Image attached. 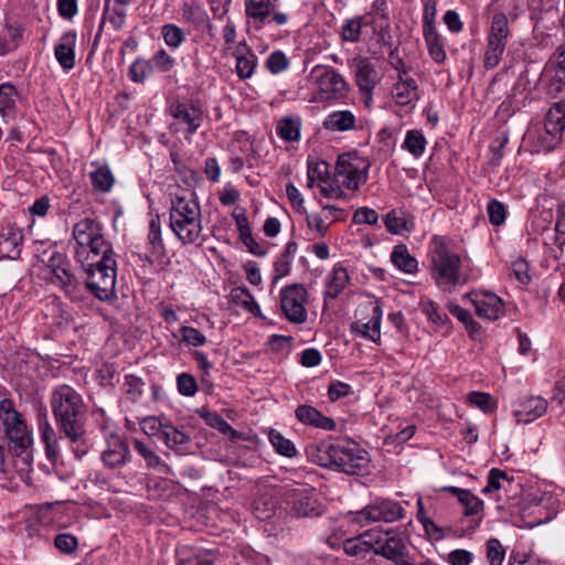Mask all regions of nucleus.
<instances>
[{
  "label": "nucleus",
  "instance_id": "0e129e2a",
  "mask_svg": "<svg viewBox=\"0 0 565 565\" xmlns=\"http://www.w3.org/2000/svg\"><path fill=\"white\" fill-rule=\"evenodd\" d=\"M150 62L153 67L163 73L170 72L175 64L174 58L163 49L157 51Z\"/></svg>",
  "mask_w": 565,
  "mask_h": 565
},
{
  "label": "nucleus",
  "instance_id": "13d9d810",
  "mask_svg": "<svg viewBox=\"0 0 565 565\" xmlns=\"http://www.w3.org/2000/svg\"><path fill=\"white\" fill-rule=\"evenodd\" d=\"M179 332L182 338V341H184L189 345L202 347L206 343V337L194 327L182 326L179 329Z\"/></svg>",
  "mask_w": 565,
  "mask_h": 565
},
{
  "label": "nucleus",
  "instance_id": "6e6d98bb",
  "mask_svg": "<svg viewBox=\"0 0 565 565\" xmlns=\"http://www.w3.org/2000/svg\"><path fill=\"white\" fill-rule=\"evenodd\" d=\"M266 66L271 74H279L289 67V60L282 51H275L267 57Z\"/></svg>",
  "mask_w": 565,
  "mask_h": 565
},
{
  "label": "nucleus",
  "instance_id": "4be33fe9",
  "mask_svg": "<svg viewBox=\"0 0 565 565\" xmlns=\"http://www.w3.org/2000/svg\"><path fill=\"white\" fill-rule=\"evenodd\" d=\"M23 235L21 231L7 225L0 228V259H15L20 256Z\"/></svg>",
  "mask_w": 565,
  "mask_h": 565
},
{
  "label": "nucleus",
  "instance_id": "e433bc0d",
  "mask_svg": "<svg viewBox=\"0 0 565 565\" xmlns=\"http://www.w3.org/2000/svg\"><path fill=\"white\" fill-rule=\"evenodd\" d=\"M383 222L387 232L394 235H402L414 230L413 221L404 215H399L395 210L390 211L383 217Z\"/></svg>",
  "mask_w": 565,
  "mask_h": 565
},
{
  "label": "nucleus",
  "instance_id": "7c9ffc66",
  "mask_svg": "<svg viewBox=\"0 0 565 565\" xmlns=\"http://www.w3.org/2000/svg\"><path fill=\"white\" fill-rule=\"evenodd\" d=\"M349 280L348 270L341 265H335L326 278L324 299H335L347 287Z\"/></svg>",
  "mask_w": 565,
  "mask_h": 565
},
{
  "label": "nucleus",
  "instance_id": "603ef678",
  "mask_svg": "<svg viewBox=\"0 0 565 565\" xmlns=\"http://www.w3.org/2000/svg\"><path fill=\"white\" fill-rule=\"evenodd\" d=\"M487 559L490 565H502L505 557V548L498 539L487 541Z\"/></svg>",
  "mask_w": 565,
  "mask_h": 565
},
{
  "label": "nucleus",
  "instance_id": "a18cd8bd",
  "mask_svg": "<svg viewBox=\"0 0 565 565\" xmlns=\"http://www.w3.org/2000/svg\"><path fill=\"white\" fill-rule=\"evenodd\" d=\"M161 35L167 46L177 50L185 41L184 31L177 24L167 23L161 28Z\"/></svg>",
  "mask_w": 565,
  "mask_h": 565
},
{
  "label": "nucleus",
  "instance_id": "58836bf2",
  "mask_svg": "<svg viewBox=\"0 0 565 565\" xmlns=\"http://www.w3.org/2000/svg\"><path fill=\"white\" fill-rule=\"evenodd\" d=\"M300 118L284 117L277 122L276 132L285 141H297L300 138Z\"/></svg>",
  "mask_w": 565,
  "mask_h": 565
},
{
  "label": "nucleus",
  "instance_id": "774afa93",
  "mask_svg": "<svg viewBox=\"0 0 565 565\" xmlns=\"http://www.w3.org/2000/svg\"><path fill=\"white\" fill-rule=\"evenodd\" d=\"M544 67L565 73V44H561L555 50Z\"/></svg>",
  "mask_w": 565,
  "mask_h": 565
},
{
  "label": "nucleus",
  "instance_id": "a878e982",
  "mask_svg": "<svg viewBox=\"0 0 565 565\" xmlns=\"http://www.w3.org/2000/svg\"><path fill=\"white\" fill-rule=\"evenodd\" d=\"M406 72L398 74V81L392 88L394 100L401 106H407L418 99V86L414 78L403 77Z\"/></svg>",
  "mask_w": 565,
  "mask_h": 565
},
{
  "label": "nucleus",
  "instance_id": "de8ad7c7",
  "mask_svg": "<svg viewBox=\"0 0 565 565\" xmlns=\"http://www.w3.org/2000/svg\"><path fill=\"white\" fill-rule=\"evenodd\" d=\"M148 243L156 255L164 252V244L161 236V223L159 215L151 218L149 223Z\"/></svg>",
  "mask_w": 565,
  "mask_h": 565
},
{
  "label": "nucleus",
  "instance_id": "0eeeda50",
  "mask_svg": "<svg viewBox=\"0 0 565 565\" xmlns=\"http://www.w3.org/2000/svg\"><path fill=\"white\" fill-rule=\"evenodd\" d=\"M86 274L85 286L97 299L107 301L115 298V286L117 277L116 257L92 259L81 263Z\"/></svg>",
  "mask_w": 565,
  "mask_h": 565
},
{
  "label": "nucleus",
  "instance_id": "c85d7f7f",
  "mask_svg": "<svg viewBox=\"0 0 565 565\" xmlns=\"http://www.w3.org/2000/svg\"><path fill=\"white\" fill-rule=\"evenodd\" d=\"M234 56L236 58V73L238 77L242 79L252 77L257 66V56L248 47L246 42L238 44L234 52Z\"/></svg>",
  "mask_w": 565,
  "mask_h": 565
},
{
  "label": "nucleus",
  "instance_id": "f03ea898",
  "mask_svg": "<svg viewBox=\"0 0 565 565\" xmlns=\"http://www.w3.org/2000/svg\"><path fill=\"white\" fill-rule=\"evenodd\" d=\"M51 408L60 431L71 443H79L86 434L87 412L83 397L70 385L51 393Z\"/></svg>",
  "mask_w": 565,
  "mask_h": 565
},
{
  "label": "nucleus",
  "instance_id": "393cba45",
  "mask_svg": "<svg viewBox=\"0 0 565 565\" xmlns=\"http://www.w3.org/2000/svg\"><path fill=\"white\" fill-rule=\"evenodd\" d=\"M275 4L273 0H245V14L256 30L265 26Z\"/></svg>",
  "mask_w": 565,
  "mask_h": 565
},
{
  "label": "nucleus",
  "instance_id": "20e7f679",
  "mask_svg": "<svg viewBox=\"0 0 565 565\" xmlns=\"http://www.w3.org/2000/svg\"><path fill=\"white\" fill-rule=\"evenodd\" d=\"M170 228L183 245L196 244L203 231L201 206L191 195L175 196L169 211Z\"/></svg>",
  "mask_w": 565,
  "mask_h": 565
},
{
  "label": "nucleus",
  "instance_id": "79ce46f5",
  "mask_svg": "<svg viewBox=\"0 0 565 565\" xmlns=\"http://www.w3.org/2000/svg\"><path fill=\"white\" fill-rule=\"evenodd\" d=\"M514 478L509 476L505 471L492 468L489 471L487 484L482 488L481 492L488 494L501 489H505V483H513Z\"/></svg>",
  "mask_w": 565,
  "mask_h": 565
},
{
  "label": "nucleus",
  "instance_id": "ddd939ff",
  "mask_svg": "<svg viewBox=\"0 0 565 565\" xmlns=\"http://www.w3.org/2000/svg\"><path fill=\"white\" fill-rule=\"evenodd\" d=\"M307 296V289L300 284H294L281 289L280 306L289 322L300 324L307 320L305 308Z\"/></svg>",
  "mask_w": 565,
  "mask_h": 565
},
{
  "label": "nucleus",
  "instance_id": "8fccbe9b",
  "mask_svg": "<svg viewBox=\"0 0 565 565\" xmlns=\"http://www.w3.org/2000/svg\"><path fill=\"white\" fill-rule=\"evenodd\" d=\"M152 71L150 61L136 58L129 67L128 76L134 83H143Z\"/></svg>",
  "mask_w": 565,
  "mask_h": 565
},
{
  "label": "nucleus",
  "instance_id": "4c0bfd02",
  "mask_svg": "<svg viewBox=\"0 0 565 565\" xmlns=\"http://www.w3.org/2000/svg\"><path fill=\"white\" fill-rule=\"evenodd\" d=\"M134 447L137 452L145 459L148 468L159 469L160 471L169 470L168 465L162 462L161 458L154 452L150 443L134 439Z\"/></svg>",
  "mask_w": 565,
  "mask_h": 565
},
{
  "label": "nucleus",
  "instance_id": "ea45409f",
  "mask_svg": "<svg viewBox=\"0 0 565 565\" xmlns=\"http://www.w3.org/2000/svg\"><path fill=\"white\" fill-rule=\"evenodd\" d=\"M161 439L164 441L167 447L173 450H182L183 446L189 444L191 440L189 435L171 425H164L161 430Z\"/></svg>",
  "mask_w": 565,
  "mask_h": 565
},
{
  "label": "nucleus",
  "instance_id": "bb28decb",
  "mask_svg": "<svg viewBox=\"0 0 565 565\" xmlns=\"http://www.w3.org/2000/svg\"><path fill=\"white\" fill-rule=\"evenodd\" d=\"M128 456V445L119 436H111L107 441V448L102 454V459L106 466L115 468L126 463Z\"/></svg>",
  "mask_w": 565,
  "mask_h": 565
},
{
  "label": "nucleus",
  "instance_id": "39448f33",
  "mask_svg": "<svg viewBox=\"0 0 565 565\" xmlns=\"http://www.w3.org/2000/svg\"><path fill=\"white\" fill-rule=\"evenodd\" d=\"M73 237L77 244L75 258L79 264L116 256L111 243L105 238L102 223L95 218L78 221L73 227Z\"/></svg>",
  "mask_w": 565,
  "mask_h": 565
},
{
  "label": "nucleus",
  "instance_id": "423d86ee",
  "mask_svg": "<svg viewBox=\"0 0 565 565\" xmlns=\"http://www.w3.org/2000/svg\"><path fill=\"white\" fill-rule=\"evenodd\" d=\"M0 420L4 428L10 452L21 457L22 461L29 466L33 431L29 428L23 415L15 409L12 399L3 398L0 401Z\"/></svg>",
  "mask_w": 565,
  "mask_h": 565
},
{
  "label": "nucleus",
  "instance_id": "f257e3e1",
  "mask_svg": "<svg viewBox=\"0 0 565 565\" xmlns=\"http://www.w3.org/2000/svg\"><path fill=\"white\" fill-rule=\"evenodd\" d=\"M307 454L316 465L347 475H365L371 462L369 452L349 438L327 439L310 445Z\"/></svg>",
  "mask_w": 565,
  "mask_h": 565
},
{
  "label": "nucleus",
  "instance_id": "72a5a7b5",
  "mask_svg": "<svg viewBox=\"0 0 565 565\" xmlns=\"http://www.w3.org/2000/svg\"><path fill=\"white\" fill-rule=\"evenodd\" d=\"M510 36L509 20L503 12L493 14L490 30L487 40L502 44L507 47V42Z\"/></svg>",
  "mask_w": 565,
  "mask_h": 565
},
{
  "label": "nucleus",
  "instance_id": "c756f323",
  "mask_svg": "<svg viewBox=\"0 0 565 565\" xmlns=\"http://www.w3.org/2000/svg\"><path fill=\"white\" fill-rule=\"evenodd\" d=\"M541 82L548 98H565V73L544 67Z\"/></svg>",
  "mask_w": 565,
  "mask_h": 565
},
{
  "label": "nucleus",
  "instance_id": "1a4fd4ad",
  "mask_svg": "<svg viewBox=\"0 0 565 565\" xmlns=\"http://www.w3.org/2000/svg\"><path fill=\"white\" fill-rule=\"evenodd\" d=\"M284 501L289 513L296 518H317L324 511L323 504L319 501L313 488L298 486L286 489Z\"/></svg>",
  "mask_w": 565,
  "mask_h": 565
},
{
  "label": "nucleus",
  "instance_id": "b1692460",
  "mask_svg": "<svg viewBox=\"0 0 565 565\" xmlns=\"http://www.w3.org/2000/svg\"><path fill=\"white\" fill-rule=\"evenodd\" d=\"M381 317L382 311L379 306L372 307V316L369 321L363 322L361 320L355 321L351 324V331L358 337L379 342L381 339Z\"/></svg>",
  "mask_w": 565,
  "mask_h": 565
},
{
  "label": "nucleus",
  "instance_id": "aec40b11",
  "mask_svg": "<svg viewBox=\"0 0 565 565\" xmlns=\"http://www.w3.org/2000/svg\"><path fill=\"white\" fill-rule=\"evenodd\" d=\"M295 415L301 424L307 426H312L327 431H332L337 428V424L333 418L323 415L311 405H299L295 411Z\"/></svg>",
  "mask_w": 565,
  "mask_h": 565
},
{
  "label": "nucleus",
  "instance_id": "6ab92c4d",
  "mask_svg": "<svg viewBox=\"0 0 565 565\" xmlns=\"http://www.w3.org/2000/svg\"><path fill=\"white\" fill-rule=\"evenodd\" d=\"M46 279L61 287L71 300L78 301L82 299V286L79 280L72 273L70 262L67 265L62 266L56 273L47 276Z\"/></svg>",
  "mask_w": 565,
  "mask_h": 565
},
{
  "label": "nucleus",
  "instance_id": "2eb2a0df",
  "mask_svg": "<svg viewBox=\"0 0 565 565\" xmlns=\"http://www.w3.org/2000/svg\"><path fill=\"white\" fill-rule=\"evenodd\" d=\"M471 302L476 315L483 319L495 320L503 315V301L500 297L487 291H470L463 296Z\"/></svg>",
  "mask_w": 565,
  "mask_h": 565
},
{
  "label": "nucleus",
  "instance_id": "69168bd1",
  "mask_svg": "<svg viewBox=\"0 0 565 565\" xmlns=\"http://www.w3.org/2000/svg\"><path fill=\"white\" fill-rule=\"evenodd\" d=\"M352 221L354 224L375 225L379 222V214L371 207L362 206L354 212Z\"/></svg>",
  "mask_w": 565,
  "mask_h": 565
},
{
  "label": "nucleus",
  "instance_id": "9d476101",
  "mask_svg": "<svg viewBox=\"0 0 565 565\" xmlns=\"http://www.w3.org/2000/svg\"><path fill=\"white\" fill-rule=\"evenodd\" d=\"M309 78L318 87L321 100L329 102L343 98L349 90V85L342 75L328 65L318 64L313 66Z\"/></svg>",
  "mask_w": 565,
  "mask_h": 565
},
{
  "label": "nucleus",
  "instance_id": "2f4dec72",
  "mask_svg": "<svg viewBox=\"0 0 565 565\" xmlns=\"http://www.w3.org/2000/svg\"><path fill=\"white\" fill-rule=\"evenodd\" d=\"M355 116L350 110H337L329 114L324 121L323 128L330 131H349L355 128Z\"/></svg>",
  "mask_w": 565,
  "mask_h": 565
},
{
  "label": "nucleus",
  "instance_id": "412c9836",
  "mask_svg": "<svg viewBox=\"0 0 565 565\" xmlns=\"http://www.w3.org/2000/svg\"><path fill=\"white\" fill-rule=\"evenodd\" d=\"M355 79L360 90L365 96V103L369 104L371 95L376 86L377 72L373 64L366 58L355 61Z\"/></svg>",
  "mask_w": 565,
  "mask_h": 565
},
{
  "label": "nucleus",
  "instance_id": "680f3d73",
  "mask_svg": "<svg viewBox=\"0 0 565 565\" xmlns=\"http://www.w3.org/2000/svg\"><path fill=\"white\" fill-rule=\"evenodd\" d=\"M487 212L492 225L499 226L505 222L507 211L500 201L492 199L488 202Z\"/></svg>",
  "mask_w": 565,
  "mask_h": 565
},
{
  "label": "nucleus",
  "instance_id": "09e8293b",
  "mask_svg": "<svg viewBox=\"0 0 565 565\" xmlns=\"http://www.w3.org/2000/svg\"><path fill=\"white\" fill-rule=\"evenodd\" d=\"M18 95L15 87L10 83L0 85V114L6 116L15 107V96Z\"/></svg>",
  "mask_w": 565,
  "mask_h": 565
},
{
  "label": "nucleus",
  "instance_id": "f3484780",
  "mask_svg": "<svg viewBox=\"0 0 565 565\" xmlns=\"http://www.w3.org/2000/svg\"><path fill=\"white\" fill-rule=\"evenodd\" d=\"M547 401L541 396L520 398L513 406V416L519 424H529L546 413Z\"/></svg>",
  "mask_w": 565,
  "mask_h": 565
},
{
  "label": "nucleus",
  "instance_id": "4468645a",
  "mask_svg": "<svg viewBox=\"0 0 565 565\" xmlns=\"http://www.w3.org/2000/svg\"><path fill=\"white\" fill-rule=\"evenodd\" d=\"M335 178L349 190L356 191L367 181L369 166L360 167L348 154H341L335 163Z\"/></svg>",
  "mask_w": 565,
  "mask_h": 565
},
{
  "label": "nucleus",
  "instance_id": "a211bd4d",
  "mask_svg": "<svg viewBox=\"0 0 565 565\" xmlns=\"http://www.w3.org/2000/svg\"><path fill=\"white\" fill-rule=\"evenodd\" d=\"M77 42V33L70 30L60 38L54 47V55L60 66L70 72L75 67V47Z\"/></svg>",
  "mask_w": 565,
  "mask_h": 565
},
{
  "label": "nucleus",
  "instance_id": "864d4df0",
  "mask_svg": "<svg viewBox=\"0 0 565 565\" xmlns=\"http://www.w3.org/2000/svg\"><path fill=\"white\" fill-rule=\"evenodd\" d=\"M468 401L484 413H492L497 407L494 399L488 393L471 392L468 395Z\"/></svg>",
  "mask_w": 565,
  "mask_h": 565
},
{
  "label": "nucleus",
  "instance_id": "6e6552de",
  "mask_svg": "<svg viewBox=\"0 0 565 565\" xmlns=\"http://www.w3.org/2000/svg\"><path fill=\"white\" fill-rule=\"evenodd\" d=\"M172 121L169 129L172 134H183L185 140L191 141L192 136L203 122V108L199 100L182 99L169 107Z\"/></svg>",
  "mask_w": 565,
  "mask_h": 565
},
{
  "label": "nucleus",
  "instance_id": "5fc2aeb1",
  "mask_svg": "<svg viewBox=\"0 0 565 565\" xmlns=\"http://www.w3.org/2000/svg\"><path fill=\"white\" fill-rule=\"evenodd\" d=\"M363 26V18L356 17L349 20L341 31V36L344 41L358 42L360 40L361 30Z\"/></svg>",
  "mask_w": 565,
  "mask_h": 565
},
{
  "label": "nucleus",
  "instance_id": "338daca9",
  "mask_svg": "<svg viewBox=\"0 0 565 565\" xmlns=\"http://www.w3.org/2000/svg\"><path fill=\"white\" fill-rule=\"evenodd\" d=\"M423 311L427 316L428 320L437 326H445L448 321L446 312L441 311L434 301H428Z\"/></svg>",
  "mask_w": 565,
  "mask_h": 565
},
{
  "label": "nucleus",
  "instance_id": "052dcab7",
  "mask_svg": "<svg viewBox=\"0 0 565 565\" xmlns=\"http://www.w3.org/2000/svg\"><path fill=\"white\" fill-rule=\"evenodd\" d=\"M178 391L181 395L192 397L198 392V383L193 375L181 373L177 377Z\"/></svg>",
  "mask_w": 565,
  "mask_h": 565
},
{
  "label": "nucleus",
  "instance_id": "f8f14e48",
  "mask_svg": "<svg viewBox=\"0 0 565 565\" xmlns=\"http://www.w3.org/2000/svg\"><path fill=\"white\" fill-rule=\"evenodd\" d=\"M375 554L383 555L395 565H414L404 539L392 531L376 529Z\"/></svg>",
  "mask_w": 565,
  "mask_h": 565
},
{
  "label": "nucleus",
  "instance_id": "37998d69",
  "mask_svg": "<svg viewBox=\"0 0 565 565\" xmlns=\"http://www.w3.org/2000/svg\"><path fill=\"white\" fill-rule=\"evenodd\" d=\"M423 33L430 57L438 64L443 63L446 60V52L437 30H431V26H429L428 31Z\"/></svg>",
  "mask_w": 565,
  "mask_h": 565
},
{
  "label": "nucleus",
  "instance_id": "bf43d9fd",
  "mask_svg": "<svg viewBox=\"0 0 565 565\" xmlns=\"http://www.w3.org/2000/svg\"><path fill=\"white\" fill-rule=\"evenodd\" d=\"M459 502L463 505L466 515H480L479 520H481V513L484 508V503L481 499L468 490L467 495H465Z\"/></svg>",
  "mask_w": 565,
  "mask_h": 565
},
{
  "label": "nucleus",
  "instance_id": "7ed1b4c3",
  "mask_svg": "<svg viewBox=\"0 0 565 565\" xmlns=\"http://www.w3.org/2000/svg\"><path fill=\"white\" fill-rule=\"evenodd\" d=\"M449 243L447 237L434 235L428 245L429 274L444 292H452L469 281L460 255L450 249Z\"/></svg>",
  "mask_w": 565,
  "mask_h": 565
},
{
  "label": "nucleus",
  "instance_id": "9b49d317",
  "mask_svg": "<svg viewBox=\"0 0 565 565\" xmlns=\"http://www.w3.org/2000/svg\"><path fill=\"white\" fill-rule=\"evenodd\" d=\"M406 516V510L402 503L392 499L377 498L364 509L356 512L353 521L356 523L395 522Z\"/></svg>",
  "mask_w": 565,
  "mask_h": 565
},
{
  "label": "nucleus",
  "instance_id": "4d7b16f0",
  "mask_svg": "<svg viewBox=\"0 0 565 565\" xmlns=\"http://www.w3.org/2000/svg\"><path fill=\"white\" fill-rule=\"evenodd\" d=\"M54 545L64 554H73L78 547V540L71 533H60L54 539Z\"/></svg>",
  "mask_w": 565,
  "mask_h": 565
},
{
  "label": "nucleus",
  "instance_id": "c9c22d12",
  "mask_svg": "<svg viewBox=\"0 0 565 565\" xmlns=\"http://www.w3.org/2000/svg\"><path fill=\"white\" fill-rule=\"evenodd\" d=\"M89 179L94 191L107 193L113 189L115 177L107 164L97 166L94 171L89 173Z\"/></svg>",
  "mask_w": 565,
  "mask_h": 565
},
{
  "label": "nucleus",
  "instance_id": "5701e85b",
  "mask_svg": "<svg viewBox=\"0 0 565 565\" xmlns=\"http://www.w3.org/2000/svg\"><path fill=\"white\" fill-rule=\"evenodd\" d=\"M376 529L365 531L364 533L347 539L343 548L347 554L365 558L371 552L375 553Z\"/></svg>",
  "mask_w": 565,
  "mask_h": 565
},
{
  "label": "nucleus",
  "instance_id": "473e14b6",
  "mask_svg": "<svg viewBox=\"0 0 565 565\" xmlns=\"http://www.w3.org/2000/svg\"><path fill=\"white\" fill-rule=\"evenodd\" d=\"M181 15L184 22L195 28H202L209 22L205 9L195 0L184 1L181 6Z\"/></svg>",
  "mask_w": 565,
  "mask_h": 565
},
{
  "label": "nucleus",
  "instance_id": "a19ab883",
  "mask_svg": "<svg viewBox=\"0 0 565 565\" xmlns=\"http://www.w3.org/2000/svg\"><path fill=\"white\" fill-rule=\"evenodd\" d=\"M231 297L233 302L237 306L255 316H260V307L247 287L234 288L231 292Z\"/></svg>",
  "mask_w": 565,
  "mask_h": 565
},
{
  "label": "nucleus",
  "instance_id": "49530a36",
  "mask_svg": "<svg viewBox=\"0 0 565 565\" xmlns=\"http://www.w3.org/2000/svg\"><path fill=\"white\" fill-rule=\"evenodd\" d=\"M268 438L278 454L288 458L296 456L297 450L294 443L290 439L285 438L279 431L271 429L268 434Z\"/></svg>",
  "mask_w": 565,
  "mask_h": 565
},
{
  "label": "nucleus",
  "instance_id": "cd10ccee",
  "mask_svg": "<svg viewBox=\"0 0 565 565\" xmlns=\"http://www.w3.org/2000/svg\"><path fill=\"white\" fill-rule=\"evenodd\" d=\"M545 130L555 140L561 139L565 130V99L554 103L545 116Z\"/></svg>",
  "mask_w": 565,
  "mask_h": 565
},
{
  "label": "nucleus",
  "instance_id": "f704fd0d",
  "mask_svg": "<svg viewBox=\"0 0 565 565\" xmlns=\"http://www.w3.org/2000/svg\"><path fill=\"white\" fill-rule=\"evenodd\" d=\"M392 263L402 271L406 274H414L417 271L418 263L413 257L405 244H398L394 247L391 254Z\"/></svg>",
  "mask_w": 565,
  "mask_h": 565
},
{
  "label": "nucleus",
  "instance_id": "3c124183",
  "mask_svg": "<svg viewBox=\"0 0 565 565\" xmlns=\"http://www.w3.org/2000/svg\"><path fill=\"white\" fill-rule=\"evenodd\" d=\"M505 51V46L499 43L487 40V47L483 56V66L487 70H493L497 67L502 58Z\"/></svg>",
  "mask_w": 565,
  "mask_h": 565
},
{
  "label": "nucleus",
  "instance_id": "e2e57ef3",
  "mask_svg": "<svg viewBox=\"0 0 565 565\" xmlns=\"http://www.w3.org/2000/svg\"><path fill=\"white\" fill-rule=\"evenodd\" d=\"M143 385H145V383L142 382V380L132 374L125 376L124 386L126 390V394L129 397V399L132 402H137L141 397V395L143 393V391H142Z\"/></svg>",
  "mask_w": 565,
  "mask_h": 565
},
{
  "label": "nucleus",
  "instance_id": "dca6fc26",
  "mask_svg": "<svg viewBox=\"0 0 565 565\" xmlns=\"http://www.w3.org/2000/svg\"><path fill=\"white\" fill-rule=\"evenodd\" d=\"M36 425L41 441L45 447L46 457L50 461L55 462L60 458V438L50 423L47 409L43 405H40L36 409Z\"/></svg>",
  "mask_w": 565,
  "mask_h": 565
},
{
  "label": "nucleus",
  "instance_id": "c03bdc74",
  "mask_svg": "<svg viewBox=\"0 0 565 565\" xmlns=\"http://www.w3.org/2000/svg\"><path fill=\"white\" fill-rule=\"evenodd\" d=\"M426 138L422 131L412 129L406 132L403 148L412 153L415 158L420 157L426 148Z\"/></svg>",
  "mask_w": 565,
  "mask_h": 565
}]
</instances>
